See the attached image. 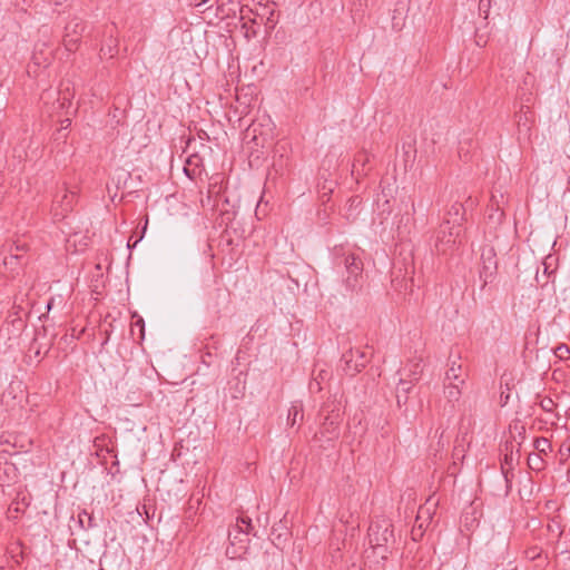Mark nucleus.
Returning <instances> with one entry per match:
<instances>
[{
    "mask_svg": "<svg viewBox=\"0 0 570 570\" xmlns=\"http://www.w3.org/2000/svg\"><path fill=\"white\" fill-rule=\"evenodd\" d=\"M428 525L429 524L424 523L423 521H417V522L415 521V523L411 530L412 540L415 542H419L420 540H422Z\"/></svg>",
    "mask_w": 570,
    "mask_h": 570,
    "instance_id": "obj_24",
    "label": "nucleus"
},
{
    "mask_svg": "<svg viewBox=\"0 0 570 570\" xmlns=\"http://www.w3.org/2000/svg\"><path fill=\"white\" fill-rule=\"evenodd\" d=\"M490 7H491V0H480L479 1V11L481 14H483L484 19L488 18Z\"/></svg>",
    "mask_w": 570,
    "mask_h": 570,
    "instance_id": "obj_31",
    "label": "nucleus"
},
{
    "mask_svg": "<svg viewBox=\"0 0 570 570\" xmlns=\"http://www.w3.org/2000/svg\"><path fill=\"white\" fill-rule=\"evenodd\" d=\"M513 448L514 446H513L512 442H509V441L505 442V445H504L505 454H504V460H503L501 468H502V473H503V476L505 479L508 487H510L509 484L511 483V479L513 478L512 470H513L514 461L519 460V456L517 459L514 458Z\"/></svg>",
    "mask_w": 570,
    "mask_h": 570,
    "instance_id": "obj_13",
    "label": "nucleus"
},
{
    "mask_svg": "<svg viewBox=\"0 0 570 570\" xmlns=\"http://www.w3.org/2000/svg\"><path fill=\"white\" fill-rule=\"evenodd\" d=\"M85 30L86 24L79 18H73L66 24L62 42L68 51L72 52L78 48L80 38Z\"/></svg>",
    "mask_w": 570,
    "mask_h": 570,
    "instance_id": "obj_8",
    "label": "nucleus"
},
{
    "mask_svg": "<svg viewBox=\"0 0 570 570\" xmlns=\"http://www.w3.org/2000/svg\"><path fill=\"white\" fill-rule=\"evenodd\" d=\"M140 239H141V237H140V238H138V239H136V240H135V243H134L132 245L130 244V240H129V242H128V247H129V248L135 247V246L138 244V242H139Z\"/></svg>",
    "mask_w": 570,
    "mask_h": 570,
    "instance_id": "obj_40",
    "label": "nucleus"
},
{
    "mask_svg": "<svg viewBox=\"0 0 570 570\" xmlns=\"http://www.w3.org/2000/svg\"><path fill=\"white\" fill-rule=\"evenodd\" d=\"M403 391L404 393H407L411 390V385L405 380H400V383L397 385V391Z\"/></svg>",
    "mask_w": 570,
    "mask_h": 570,
    "instance_id": "obj_34",
    "label": "nucleus"
},
{
    "mask_svg": "<svg viewBox=\"0 0 570 570\" xmlns=\"http://www.w3.org/2000/svg\"><path fill=\"white\" fill-rule=\"evenodd\" d=\"M559 452L562 456H567L570 452V448H566V449L561 448Z\"/></svg>",
    "mask_w": 570,
    "mask_h": 570,
    "instance_id": "obj_37",
    "label": "nucleus"
},
{
    "mask_svg": "<svg viewBox=\"0 0 570 570\" xmlns=\"http://www.w3.org/2000/svg\"><path fill=\"white\" fill-rule=\"evenodd\" d=\"M498 272L497 253L493 246H483L481 249V268L480 281L482 282L481 289H484L488 284H491Z\"/></svg>",
    "mask_w": 570,
    "mask_h": 570,
    "instance_id": "obj_7",
    "label": "nucleus"
},
{
    "mask_svg": "<svg viewBox=\"0 0 570 570\" xmlns=\"http://www.w3.org/2000/svg\"><path fill=\"white\" fill-rule=\"evenodd\" d=\"M303 417H304V413H303L302 403L294 402L288 410V416H287L288 424H291V426H294L295 424L302 422Z\"/></svg>",
    "mask_w": 570,
    "mask_h": 570,
    "instance_id": "obj_20",
    "label": "nucleus"
},
{
    "mask_svg": "<svg viewBox=\"0 0 570 570\" xmlns=\"http://www.w3.org/2000/svg\"><path fill=\"white\" fill-rule=\"evenodd\" d=\"M445 381L449 383L464 384L465 379L462 375V366L456 361H452L450 367L445 372Z\"/></svg>",
    "mask_w": 570,
    "mask_h": 570,
    "instance_id": "obj_16",
    "label": "nucleus"
},
{
    "mask_svg": "<svg viewBox=\"0 0 570 570\" xmlns=\"http://www.w3.org/2000/svg\"><path fill=\"white\" fill-rule=\"evenodd\" d=\"M184 170H185L186 175H187L188 177H190V178H191V177H193V175L195 174L194 171L191 173V171L189 170V168H188V167H185V168H184Z\"/></svg>",
    "mask_w": 570,
    "mask_h": 570,
    "instance_id": "obj_38",
    "label": "nucleus"
},
{
    "mask_svg": "<svg viewBox=\"0 0 570 570\" xmlns=\"http://www.w3.org/2000/svg\"><path fill=\"white\" fill-rule=\"evenodd\" d=\"M459 383H449L444 384V396L446 399V404L443 407L442 415H449L452 417L455 412V402H458L462 395Z\"/></svg>",
    "mask_w": 570,
    "mask_h": 570,
    "instance_id": "obj_11",
    "label": "nucleus"
},
{
    "mask_svg": "<svg viewBox=\"0 0 570 570\" xmlns=\"http://www.w3.org/2000/svg\"><path fill=\"white\" fill-rule=\"evenodd\" d=\"M50 52H47L46 55L42 51L40 53L35 52L32 55V61L36 66L47 67L50 62Z\"/></svg>",
    "mask_w": 570,
    "mask_h": 570,
    "instance_id": "obj_28",
    "label": "nucleus"
},
{
    "mask_svg": "<svg viewBox=\"0 0 570 570\" xmlns=\"http://www.w3.org/2000/svg\"><path fill=\"white\" fill-rule=\"evenodd\" d=\"M239 9L243 12V8L239 7L238 0H219L218 10L226 17L236 16V11Z\"/></svg>",
    "mask_w": 570,
    "mask_h": 570,
    "instance_id": "obj_18",
    "label": "nucleus"
},
{
    "mask_svg": "<svg viewBox=\"0 0 570 570\" xmlns=\"http://www.w3.org/2000/svg\"><path fill=\"white\" fill-rule=\"evenodd\" d=\"M63 122H65V127L67 128L71 121H70V119L67 118Z\"/></svg>",
    "mask_w": 570,
    "mask_h": 570,
    "instance_id": "obj_45",
    "label": "nucleus"
},
{
    "mask_svg": "<svg viewBox=\"0 0 570 570\" xmlns=\"http://www.w3.org/2000/svg\"><path fill=\"white\" fill-rule=\"evenodd\" d=\"M465 207L460 202H454L450 209L446 213V218L442 224L455 226V225H462V222L464 220L465 215Z\"/></svg>",
    "mask_w": 570,
    "mask_h": 570,
    "instance_id": "obj_14",
    "label": "nucleus"
},
{
    "mask_svg": "<svg viewBox=\"0 0 570 570\" xmlns=\"http://www.w3.org/2000/svg\"><path fill=\"white\" fill-rule=\"evenodd\" d=\"M78 524L82 530H88L90 528L96 527V523L94 522V517L85 510L78 514Z\"/></svg>",
    "mask_w": 570,
    "mask_h": 570,
    "instance_id": "obj_22",
    "label": "nucleus"
},
{
    "mask_svg": "<svg viewBox=\"0 0 570 570\" xmlns=\"http://www.w3.org/2000/svg\"><path fill=\"white\" fill-rule=\"evenodd\" d=\"M204 302L208 312L219 315L229 303V292L217 281H214V284L206 288Z\"/></svg>",
    "mask_w": 570,
    "mask_h": 570,
    "instance_id": "obj_6",
    "label": "nucleus"
},
{
    "mask_svg": "<svg viewBox=\"0 0 570 570\" xmlns=\"http://www.w3.org/2000/svg\"><path fill=\"white\" fill-rule=\"evenodd\" d=\"M341 361L345 364L344 371L350 375H354L365 367L370 357L365 351L350 348L343 353Z\"/></svg>",
    "mask_w": 570,
    "mask_h": 570,
    "instance_id": "obj_9",
    "label": "nucleus"
},
{
    "mask_svg": "<svg viewBox=\"0 0 570 570\" xmlns=\"http://www.w3.org/2000/svg\"><path fill=\"white\" fill-rule=\"evenodd\" d=\"M355 203H357V204H360V203H361V200L358 199V197H354V198L352 199V205H355Z\"/></svg>",
    "mask_w": 570,
    "mask_h": 570,
    "instance_id": "obj_41",
    "label": "nucleus"
},
{
    "mask_svg": "<svg viewBox=\"0 0 570 570\" xmlns=\"http://www.w3.org/2000/svg\"><path fill=\"white\" fill-rule=\"evenodd\" d=\"M335 268L343 275V284L347 292L355 293L362 287L363 262L354 253H343L335 256Z\"/></svg>",
    "mask_w": 570,
    "mask_h": 570,
    "instance_id": "obj_2",
    "label": "nucleus"
},
{
    "mask_svg": "<svg viewBox=\"0 0 570 570\" xmlns=\"http://www.w3.org/2000/svg\"><path fill=\"white\" fill-rule=\"evenodd\" d=\"M368 3L370 0H350L351 11L355 14L363 13Z\"/></svg>",
    "mask_w": 570,
    "mask_h": 570,
    "instance_id": "obj_27",
    "label": "nucleus"
},
{
    "mask_svg": "<svg viewBox=\"0 0 570 570\" xmlns=\"http://www.w3.org/2000/svg\"><path fill=\"white\" fill-rule=\"evenodd\" d=\"M30 0H14L13 6L18 11L27 12L28 7H30Z\"/></svg>",
    "mask_w": 570,
    "mask_h": 570,
    "instance_id": "obj_32",
    "label": "nucleus"
},
{
    "mask_svg": "<svg viewBox=\"0 0 570 570\" xmlns=\"http://www.w3.org/2000/svg\"><path fill=\"white\" fill-rule=\"evenodd\" d=\"M209 0H189L190 6L205 7Z\"/></svg>",
    "mask_w": 570,
    "mask_h": 570,
    "instance_id": "obj_35",
    "label": "nucleus"
},
{
    "mask_svg": "<svg viewBox=\"0 0 570 570\" xmlns=\"http://www.w3.org/2000/svg\"><path fill=\"white\" fill-rule=\"evenodd\" d=\"M322 414H325L324 421L320 428V431L315 433V440L320 442L321 446H325L324 443L332 442L340 436V424L342 421L338 406L332 403H325L321 410Z\"/></svg>",
    "mask_w": 570,
    "mask_h": 570,
    "instance_id": "obj_3",
    "label": "nucleus"
},
{
    "mask_svg": "<svg viewBox=\"0 0 570 570\" xmlns=\"http://www.w3.org/2000/svg\"><path fill=\"white\" fill-rule=\"evenodd\" d=\"M367 539L372 552L383 560L387 559L396 544L392 521L386 518L373 520L367 530Z\"/></svg>",
    "mask_w": 570,
    "mask_h": 570,
    "instance_id": "obj_1",
    "label": "nucleus"
},
{
    "mask_svg": "<svg viewBox=\"0 0 570 570\" xmlns=\"http://www.w3.org/2000/svg\"><path fill=\"white\" fill-rule=\"evenodd\" d=\"M77 195L75 191L67 189L58 193L53 200L55 217L63 218L67 213L71 212L76 203Z\"/></svg>",
    "mask_w": 570,
    "mask_h": 570,
    "instance_id": "obj_10",
    "label": "nucleus"
},
{
    "mask_svg": "<svg viewBox=\"0 0 570 570\" xmlns=\"http://www.w3.org/2000/svg\"><path fill=\"white\" fill-rule=\"evenodd\" d=\"M282 529H284L285 530V534H287V527L284 525Z\"/></svg>",
    "mask_w": 570,
    "mask_h": 570,
    "instance_id": "obj_46",
    "label": "nucleus"
},
{
    "mask_svg": "<svg viewBox=\"0 0 570 570\" xmlns=\"http://www.w3.org/2000/svg\"><path fill=\"white\" fill-rule=\"evenodd\" d=\"M63 122H65V127L67 128L71 121H70V119L67 118Z\"/></svg>",
    "mask_w": 570,
    "mask_h": 570,
    "instance_id": "obj_44",
    "label": "nucleus"
},
{
    "mask_svg": "<svg viewBox=\"0 0 570 570\" xmlns=\"http://www.w3.org/2000/svg\"><path fill=\"white\" fill-rule=\"evenodd\" d=\"M509 431H510L511 439H512L511 442L512 443L517 442L518 446H520L522 441L525 438V426H524V424L521 421L517 420L512 424H510Z\"/></svg>",
    "mask_w": 570,
    "mask_h": 570,
    "instance_id": "obj_17",
    "label": "nucleus"
},
{
    "mask_svg": "<svg viewBox=\"0 0 570 570\" xmlns=\"http://www.w3.org/2000/svg\"><path fill=\"white\" fill-rule=\"evenodd\" d=\"M116 26L112 23L105 29L107 39L100 48V58H114L118 52V40L115 37Z\"/></svg>",
    "mask_w": 570,
    "mask_h": 570,
    "instance_id": "obj_12",
    "label": "nucleus"
},
{
    "mask_svg": "<svg viewBox=\"0 0 570 570\" xmlns=\"http://www.w3.org/2000/svg\"><path fill=\"white\" fill-rule=\"evenodd\" d=\"M73 95L70 91L69 87H66L65 89H60L58 92V102L60 108H68L71 104Z\"/></svg>",
    "mask_w": 570,
    "mask_h": 570,
    "instance_id": "obj_23",
    "label": "nucleus"
},
{
    "mask_svg": "<svg viewBox=\"0 0 570 570\" xmlns=\"http://www.w3.org/2000/svg\"><path fill=\"white\" fill-rule=\"evenodd\" d=\"M52 302H53V298H51V299L47 303V308H48V311L52 307Z\"/></svg>",
    "mask_w": 570,
    "mask_h": 570,
    "instance_id": "obj_42",
    "label": "nucleus"
},
{
    "mask_svg": "<svg viewBox=\"0 0 570 570\" xmlns=\"http://www.w3.org/2000/svg\"><path fill=\"white\" fill-rule=\"evenodd\" d=\"M253 529L252 520L248 517H239L237 523L228 531L230 547L226 549V554L232 559L239 557L247 549V535Z\"/></svg>",
    "mask_w": 570,
    "mask_h": 570,
    "instance_id": "obj_4",
    "label": "nucleus"
},
{
    "mask_svg": "<svg viewBox=\"0 0 570 570\" xmlns=\"http://www.w3.org/2000/svg\"><path fill=\"white\" fill-rule=\"evenodd\" d=\"M432 519V514L429 508L426 507H420L416 515V522L423 521L424 523L429 524V521Z\"/></svg>",
    "mask_w": 570,
    "mask_h": 570,
    "instance_id": "obj_30",
    "label": "nucleus"
},
{
    "mask_svg": "<svg viewBox=\"0 0 570 570\" xmlns=\"http://www.w3.org/2000/svg\"><path fill=\"white\" fill-rule=\"evenodd\" d=\"M462 225H446L441 224L436 232L435 250L439 254H448L452 252L458 245L462 244Z\"/></svg>",
    "mask_w": 570,
    "mask_h": 570,
    "instance_id": "obj_5",
    "label": "nucleus"
},
{
    "mask_svg": "<svg viewBox=\"0 0 570 570\" xmlns=\"http://www.w3.org/2000/svg\"><path fill=\"white\" fill-rule=\"evenodd\" d=\"M370 161V157L366 153H360L356 155L354 163H353V170L357 171L360 174V167L362 168V171H364L365 165Z\"/></svg>",
    "mask_w": 570,
    "mask_h": 570,
    "instance_id": "obj_26",
    "label": "nucleus"
},
{
    "mask_svg": "<svg viewBox=\"0 0 570 570\" xmlns=\"http://www.w3.org/2000/svg\"><path fill=\"white\" fill-rule=\"evenodd\" d=\"M553 353L554 355L560 358V360H566L569 357L570 355V348L567 344H559L554 350H553Z\"/></svg>",
    "mask_w": 570,
    "mask_h": 570,
    "instance_id": "obj_29",
    "label": "nucleus"
},
{
    "mask_svg": "<svg viewBox=\"0 0 570 570\" xmlns=\"http://www.w3.org/2000/svg\"><path fill=\"white\" fill-rule=\"evenodd\" d=\"M132 317H136V321L131 323L130 335L137 342H141L145 338V322L142 317L138 316L137 314H134Z\"/></svg>",
    "mask_w": 570,
    "mask_h": 570,
    "instance_id": "obj_19",
    "label": "nucleus"
},
{
    "mask_svg": "<svg viewBox=\"0 0 570 570\" xmlns=\"http://www.w3.org/2000/svg\"><path fill=\"white\" fill-rule=\"evenodd\" d=\"M518 128L521 134L529 135L534 122V112L527 108L515 115Z\"/></svg>",
    "mask_w": 570,
    "mask_h": 570,
    "instance_id": "obj_15",
    "label": "nucleus"
},
{
    "mask_svg": "<svg viewBox=\"0 0 570 570\" xmlns=\"http://www.w3.org/2000/svg\"><path fill=\"white\" fill-rule=\"evenodd\" d=\"M419 367H420V363H416V364L414 365L413 371H412V375L414 376V379H413V380H415V381L417 380V376H416V375L420 373V368H419Z\"/></svg>",
    "mask_w": 570,
    "mask_h": 570,
    "instance_id": "obj_36",
    "label": "nucleus"
},
{
    "mask_svg": "<svg viewBox=\"0 0 570 570\" xmlns=\"http://www.w3.org/2000/svg\"><path fill=\"white\" fill-rule=\"evenodd\" d=\"M528 465L533 471H541L544 469V460L539 453H530L528 456Z\"/></svg>",
    "mask_w": 570,
    "mask_h": 570,
    "instance_id": "obj_21",
    "label": "nucleus"
},
{
    "mask_svg": "<svg viewBox=\"0 0 570 570\" xmlns=\"http://www.w3.org/2000/svg\"><path fill=\"white\" fill-rule=\"evenodd\" d=\"M466 204L468 206L472 207L474 205V200L472 199V197H468L466 199Z\"/></svg>",
    "mask_w": 570,
    "mask_h": 570,
    "instance_id": "obj_39",
    "label": "nucleus"
},
{
    "mask_svg": "<svg viewBox=\"0 0 570 570\" xmlns=\"http://www.w3.org/2000/svg\"><path fill=\"white\" fill-rule=\"evenodd\" d=\"M273 16H274V12L272 11V12H271V14H269V17H268V21H269V22H272V23H274V22H275V21H274V19H273Z\"/></svg>",
    "mask_w": 570,
    "mask_h": 570,
    "instance_id": "obj_43",
    "label": "nucleus"
},
{
    "mask_svg": "<svg viewBox=\"0 0 570 570\" xmlns=\"http://www.w3.org/2000/svg\"><path fill=\"white\" fill-rule=\"evenodd\" d=\"M553 406L554 402L551 399H546L541 402V407L547 412L552 411Z\"/></svg>",
    "mask_w": 570,
    "mask_h": 570,
    "instance_id": "obj_33",
    "label": "nucleus"
},
{
    "mask_svg": "<svg viewBox=\"0 0 570 570\" xmlns=\"http://www.w3.org/2000/svg\"><path fill=\"white\" fill-rule=\"evenodd\" d=\"M534 449L539 454H548L551 451V443L547 438H537L533 442Z\"/></svg>",
    "mask_w": 570,
    "mask_h": 570,
    "instance_id": "obj_25",
    "label": "nucleus"
}]
</instances>
